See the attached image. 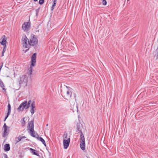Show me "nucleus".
<instances>
[{
    "instance_id": "nucleus-25",
    "label": "nucleus",
    "mask_w": 158,
    "mask_h": 158,
    "mask_svg": "<svg viewBox=\"0 0 158 158\" xmlns=\"http://www.w3.org/2000/svg\"><path fill=\"white\" fill-rule=\"evenodd\" d=\"M33 67V66H31V65H30V69H29V74L31 75V74H32V67Z\"/></svg>"
},
{
    "instance_id": "nucleus-33",
    "label": "nucleus",
    "mask_w": 158,
    "mask_h": 158,
    "mask_svg": "<svg viewBox=\"0 0 158 158\" xmlns=\"http://www.w3.org/2000/svg\"><path fill=\"white\" fill-rule=\"evenodd\" d=\"M22 139H25L26 138V137L24 136H22L20 135Z\"/></svg>"
},
{
    "instance_id": "nucleus-10",
    "label": "nucleus",
    "mask_w": 158,
    "mask_h": 158,
    "mask_svg": "<svg viewBox=\"0 0 158 158\" xmlns=\"http://www.w3.org/2000/svg\"><path fill=\"white\" fill-rule=\"evenodd\" d=\"M70 138H69L67 139H64L63 141L64 148V149H66L68 147L70 142Z\"/></svg>"
},
{
    "instance_id": "nucleus-3",
    "label": "nucleus",
    "mask_w": 158,
    "mask_h": 158,
    "mask_svg": "<svg viewBox=\"0 0 158 158\" xmlns=\"http://www.w3.org/2000/svg\"><path fill=\"white\" fill-rule=\"evenodd\" d=\"M3 128L4 129V131L2 134V137H5L9 134L10 127L7 126L6 123H5L3 126Z\"/></svg>"
},
{
    "instance_id": "nucleus-32",
    "label": "nucleus",
    "mask_w": 158,
    "mask_h": 158,
    "mask_svg": "<svg viewBox=\"0 0 158 158\" xmlns=\"http://www.w3.org/2000/svg\"><path fill=\"white\" fill-rule=\"evenodd\" d=\"M39 11V9H38L36 10V15H37Z\"/></svg>"
},
{
    "instance_id": "nucleus-36",
    "label": "nucleus",
    "mask_w": 158,
    "mask_h": 158,
    "mask_svg": "<svg viewBox=\"0 0 158 158\" xmlns=\"http://www.w3.org/2000/svg\"><path fill=\"white\" fill-rule=\"evenodd\" d=\"M29 50V48H28V49H27V50H26L25 51V52H27L28 50Z\"/></svg>"
},
{
    "instance_id": "nucleus-11",
    "label": "nucleus",
    "mask_w": 158,
    "mask_h": 158,
    "mask_svg": "<svg viewBox=\"0 0 158 158\" xmlns=\"http://www.w3.org/2000/svg\"><path fill=\"white\" fill-rule=\"evenodd\" d=\"M31 27V22L30 20L28 22L24 23L22 25L23 30H27L30 29Z\"/></svg>"
},
{
    "instance_id": "nucleus-29",
    "label": "nucleus",
    "mask_w": 158,
    "mask_h": 158,
    "mask_svg": "<svg viewBox=\"0 0 158 158\" xmlns=\"http://www.w3.org/2000/svg\"><path fill=\"white\" fill-rule=\"evenodd\" d=\"M102 4L103 5H105L106 4V0H102Z\"/></svg>"
},
{
    "instance_id": "nucleus-18",
    "label": "nucleus",
    "mask_w": 158,
    "mask_h": 158,
    "mask_svg": "<svg viewBox=\"0 0 158 158\" xmlns=\"http://www.w3.org/2000/svg\"><path fill=\"white\" fill-rule=\"evenodd\" d=\"M0 86L2 88V89L3 90H6V89L4 88L5 87L4 84L1 79H0Z\"/></svg>"
},
{
    "instance_id": "nucleus-34",
    "label": "nucleus",
    "mask_w": 158,
    "mask_h": 158,
    "mask_svg": "<svg viewBox=\"0 0 158 158\" xmlns=\"http://www.w3.org/2000/svg\"><path fill=\"white\" fill-rule=\"evenodd\" d=\"M4 158H9L8 157L7 155L6 154H4Z\"/></svg>"
},
{
    "instance_id": "nucleus-40",
    "label": "nucleus",
    "mask_w": 158,
    "mask_h": 158,
    "mask_svg": "<svg viewBox=\"0 0 158 158\" xmlns=\"http://www.w3.org/2000/svg\"><path fill=\"white\" fill-rule=\"evenodd\" d=\"M46 126H48V124H47L46 125Z\"/></svg>"
},
{
    "instance_id": "nucleus-24",
    "label": "nucleus",
    "mask_w": 158,
    "mask_h": 158,
    "mask_svg": "<svg viewBox=\"0 0 158 158\" xmlns=\"http://www.w3.org/2000/svg\"><path fill=\"white\" fill-rule=\"evenodd\" d=\"M24 119H25L24 118H22L23 120H22L21 121V122L22 126L23 127L24 126L25 124V122L24 120Z\"/></svg>"
},
{
    "instance_id": "nucleus-30",
    "label": "nucleus",
    "mask_w": 158,
    "mask_h": 158,
    "mask_svg": "<svg viewBox=\"0 0 158 158\" xmlns=\"http://www.w3.org/2000/svg\"><path fill=\"white\" fill-rule=\"evenodd\" d=\"M9 115H10V114H8L6 113V116H5V117L4 120V121H5L6 120V119L8 117V116Z\"/></svg>"
},
{
    "instance_id": "nucleus-26",
    "label": "nucleus",
    "mask_w": 158,
    "mask_h": 158,
    "mask_svg": "<svg viewBox=\"0 0 158 158\" xmlns=\"http://www.w3.org/2000/svg\"><path fill=\"white\" fill-rule=\"evenodd\" d=\"M30 111L32 114V115L34 113V109H31Z\"/></svg>"
},
{
    "instance_id": "nucleus-23",
    "label": "nucleus",
    "mask_w": 158,
    "mask_h": 158,
    "mask_svg": "<svg viewBox=\"0 0 158 158\" xmlns=\"http://www.w3.org/2000/svg\"><path fill=\"white\" fill-rule=\"evenodd\" d=\"M68 133L66 132H65L63 136L64 139H67V137Z\"/></svg>"
},
{
    "instance_id": "nucleus-31",
    "label": "nucleus",
    "mask_w": 158,
    "mask_h": 158,
    "mask_svg": "<svg viewBox=\"0 0 158 158\" xmlns=\"http://www.w3.org/2000/svg\"><path fill=\"white\" fill-rule=\"evenodd\" d=\"M156 57V60L158 59V52H157V53L155 54V55L154 56V57Z\"/></svg>"
},
{
    "instance_id": "nucleus-22",
    "label": "nucleus",
    "mask_w": 158,
    "mask_h": 158,
    "mask_svg": "<svg viewBox=\"0 0 158 158\" xmlns=\"http://www.w3.org/2000/svg\"><path fill=\"white\" fill-rule=\"evenodd\" d=\"M35 107V102L34 101H33L31 104V109H34Z\"/></svg>"
},
{
    "instance_id": "nucleus-20",
    "label": "nucleus",
    "mask_w": 158,
    "mask_h": 158,
    "mask_svg": "<svg viewBox=\"0 0 158 158\" xmlns=\"http://www.w3.org/2000/svg\"><path fill=\"white\" fill-rule=\"evenodd\" d=\"M15 139H18V140H16V143H18L22 140L20 135H19L18 137H16Z\"/></svg>"
},
{
    "instance_id": "nucleus-8",
    "label": "nucleus",
    "mask_w": 158,
    "mask_h": 158,
    "mask_svg": "<svg viewBox=\"0 0 158 158\" xmlns=\"http://www.w3.org/2000/svg\"><path fill=\"white\" fill-rule=\"evenodd\" d=\"M37 54L36 53H34L31 57V66H34L35 65L36 62Z\"/></svg>"
},
{
    "instance_id": "nucleus-19",
    "label": "nucleus",
    "mask_w": 158,
    "mask_h": 158,
    "mask_svg": "<svg viewBox=\"0 0 158 158\" xmlns=\"http://www.w3.org/2000/svg\"><path fill=\"white\" fill-rule=\"evenodd\" d=\"M57 0H54L53 4L52 5L51 7V10H53L54 9L55 6H56L57 2Z\"/></svg>"
},
{
    "instance_id": "nucleus-39",
    "label": "nucleus",
    "mask_w": 158,
    "mask_h": 158,
    "mask_svg": "<svg viewBox=\"0 0 158 158\" xmlns=\"http://www.w3.org/2000/svg\"><path fill=\"white\" fill-rule=\"evenodd\" d=\"M38 0H34V1H35V2H36V1H37Z\"/></svg>"
},
{
    "instance_id": "nucleus-41",
    "label": "nucleus",
    "mask_w": 158,
    "mask_h": 158,
    "mask_svg": "<svg viewBox=\"0 0 158 158\" xmlns=\"http://www.w3.org/2000/svg\"><path fill=\"white\" fill-rule=\"evenodd\" d=\"M43 158H44V157H43Z\"/></svg>"
},
{
    "instance_id": "nucleus-9",
    "label": "nucleus",
    "mask_w": 158,
    "mask_h": 158,
    "mask_svg": "<svg viewBox=\"0 0 158 158\" xmlns=\"http://www.w3.org/2000/svg\"><path fill=\"white\" fill-rule=\"evenodd\" d=\"M27 40L28 39L26 36L25 35H24L22 37V42L23 44V46L25 48L29 47V46H27L28 45H27Z\"/></svg>"
},
{
    "instance_id": "nucleus-21",
    "label": "nucleus",
    "mask_w": 158,
    "mask_h": 158,
    "mask_svg": "<svg viewBox=\"0 0 158 158\" xmlns=\"http://www.w3.org/2000/svg\"><path fill=\"white\" fill-rule=\"evenodd\" d=\"M31 100H30L27 103V105H26V108H28L30 106V105L31 103Z\"/></svg>"
},
{
    "instance_id": "nucleus-7",
    "label": "nucleus",
    "mask_w": 158,
    "mask_h": 158,
    "mask_svg": "<svg viewBox=\"0 0 158 158\" xmlns=\"http://www.w3.org/2000/svg\"><path fill=\"white\" fill-rule=\"evenodd\" d=\"M82 126V125L80 122L77 123L76 125V128L77 130L76 132H78V133H81L80 137H81V135L82 136V135L84 136L82 131V129L81 128Z\"/></svg>"
},
{
    "instance_id": "nucleus-12",
    "label": "nucleus",
    "mask_w": 158,
    "mask_h": 158,
    "mask_svg": "<svg viewBox=\"0 0 158 158\" xmlns=\"http://www.w3.org/2000/svg\"><path fill=\"white\" fill-rule=\"evenodd\" d=\"M2 40L1 42H0L1 44L3 46H6L7 38L5 35H3L2 36L1 39Z\"/></svg>"
},
{
    "instance_id": "nucleus-4",
    "label": "nucleus",
    "mask_w": 158,
    "mask_h": 158,
    "mask_svg": "<svg viewBox=\"0 0 158 158\" xmlns=\"http://www.w3.org/2000/svg\"><path fill=\"white\" fill-rule=\"evenodd\" d=\"M80 147L81 148L82 150H85V139L84 136L81 135L80 138Z\"/></svg>"
},
{
    "instance_id": "nucleus-13",
    "label": "nucleus",
    "mask_w": 158,
    "mask_h": 158,
    "mask_svg": "<svg viewBox=\"0 0 158 158\" xmlns=\"http://www.w3.org/2000/svg\"><path fill=\"white\" fill-rule=\"evenodd\" d=\"M35 135L36 137L35 138H36L38 139L41 141L43 144L44 145V146L46 147V145L44 140L42 137H39L38 134L36 132L35 133Z\"/></svg>"
},
{
    "instance_id": "nucleus-17",
    "label": "nucleus",
    "mask_w": 158,
    "mask_h": 158,
    "mask_svg": "<svg viewBox=\"0 0 158 158\" xmlns=\"http://www.w3.org/2000/svg\"><path fill=\"white\" fill-rule=\"evenodd\" d=\"M11 110V105L9 103H8L7 105V114H10V113Z\"/></svg>"
},
{
    "instance_id": "nucleus-28",
    "label": "nucleus",
    "mask_w": 158,
    "mask_h": 158,
    "mask_svg": "<svg viewBox=\"0 0 158 158\" xmlns=\"http://www.w3.org/2000/svg\"><path fill=\"white\" fill-rule=\"evenodd\" d=\"M4 46V48L3 49L2 52L3 53H4L6 51V46Z\"/></svg>"
},
{
    "instance_id": "nucleus-6",
    "label": "nucleus",
    "mask_w": 158,
    "mask_h": 158,
    "mask_svg": "<svg viewBox=\"0 0 158 158\" xmlns=\"http://www.w3.org/2000/svg\"><path fill=\"white\" fill-rule=\"evenodd\" d=\"M27 77L26 75H23L21 77L19 81V83L20 85L23 83H27Z\"/></svg>"
},
{
    "instance_id": "nucleus-35",
    "label": "nucleus",
    "mask_w": 158,
    "mask_h": 158,
    "mask_svg": "<svg viewBox=\"0 0 158 158\" xmlns=\"http://www.w3.org/2000/svg\"><path fill=\"white\" fill-rule=\"evenodd\" d=\"M3 65V63H2V62L1 63L0 68H1L2 69Z\"/></svg>"
},
{
    "instance_id": "nucleus-15",
    "label": "nucleus",
    "mask_w": 158,
    "mask_h": 158,
    "mask_svg": "<svg viewBox=\"0 0 158 158\" xmlns=\"http://www.w3.org/2000/svg\"><path fill=\"white\" fill-rule=\"evenodd\" d=\"M29 150L31 151V152H32L33 155H36L38 156H40L38 152V151L37 150L31 148H30Z\"/></svg>"
},
{
    "instance_id": "nucleus-16",
    "label": "nucleus",
    "mask_w": 158,
    "mask_h": 158,
    "mask_svg": "<svg viewBox=\"0 0 158 158\" xmlns=\"http://www.w3.org/2000/svg\"><path fill=\"white\" fill-rule=\"evenodd\" d=\"M10 149V144L8 143H6L4 145V150L5 152L9 151Z\"/></svg>"
},
{
    "instance_id": "nucleus-1",
    "label": "nucleus",
    "mask_w": 158,
    "mask_h": 158,
    "mask_svg": "<svg viewBox=\"0 0 158 158\" xmlns=\"http://www.w3.org/2000/svg\"><path fill=\"white\" fill-rule=\"evenodd\" d=\"M34 120L29 121L28 123L27 128L28 130H29L30 133V135L32 137H36L35 133L34 130Z\"/></svg>"
},
{
    "instance_id": "nucleus-2",
    "label": "nucleus",
    "mask_w": 158,
    "mask_h": 158,
    "mask_svg": "<svg viewBox=\"0 0 158 158\" xmlns=\"http://www.w3.org/2000/svg\"><path fill=\"white\" fill-rule=\"evenodd\" d=\"M32 35L33 36H32L31 39L30 41L28 40V42L29 45L34 46L38 44V40L35 35L33 34Z\"/></svg>"
},
{
    "instance_id": "nucleus-38",
    "label": "nucleus",
    "mask_w": 158,
    "mask_h": 158,
    "mask_svg": "<svg viewBox=\"0 0 158 158\" xmlns=\"http://www.w3.org/2000/svg\"><path fill=\"white\" fill-rule=\"evenodd\" d=\"M74 94V98H75V100H76V94Z\"/></svg>"
},
{
    "instance_id": "nucleus-5",
    "label": "nucleus",
    "mask_w": 158,
    "mask_h": 158,
    "mask_svg": "<svg viewBox=\"0 0 158 158\" xmlns=\"http://www.w3.org/2000/svg\"><path fill=\"white\" fill-rule=\"evenodd\" d=\"M27 101H25L23 102L20 104L18 108H17V110L19 111H23L24 109L26 108Z\"/></svg>"
},
{
    "instance_id": "nucleus-14",
    "label": "nucleus",
    "mask_w": 158,
    "mask_h": 158,
    "mask_svg": "<svg viewBox=\"0 0 158 158\" xmlns=\"http://www.w3.org/2000/svg\"><path fill=\"white\" fill-rule=\"evenodd\" d=\"M66 87L68 89L66 92L67 97L69 98H71L72 97V92L69 89L70 87H69L67 86H66Z\"/></svg>"
},
{
    "instance_id": "nucleus-27",
    "label": "nucleus",
    "mask_w": 158,
    "mask_h": 158,
    "mask_svg": "<svg viewBox=\"0 0 158 158\" xmlns=\"http://www.w3.org/2000/svg\"><path fill=\"white\" fill-rule=\"evenodd\" d=\"M44 0H40L39 1V4L40 5L42 4L44 2Z\"/></svg>"
},
{
    "instance_id": "nucleus-37",
    "label": "nucleus",
    "mask_w": 158,
    "mask_h": 158,
    "mask_svg": "<svg viewBox=\"0 0 158 158\" xmlns=\"http://www.w3.org/2000/svg\"><path fill=\"white\" fill-rule=\"evenodd\" d=\"M4 53H3L2 52V56H4Z\"/></svg>"
}]
</instances>
